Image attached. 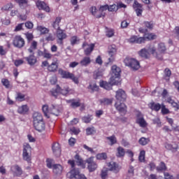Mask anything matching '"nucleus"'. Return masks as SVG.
<instances>
[{
  "label": "nucleus",
  "instance_id": "nucleus-24",
  "mask_svg": "<svg viewBox=\"0 0 179 179\" xmlns=\"http://www.w3.org/2000/svg\"><path fill=\"white\" fill-rule=\"evenodd\" d=\"M52 170L54 174L59 176L62 174V171L64 170V168L61 166V164H55L53 165Z\"/></svg>",
  "mask_w": 179,
  "mask_h": 179
},
{
  "label": "nucleus",
  "instance_id": "nucleus-32",
  "mask_svg": "<svg viewBox=\"0 0 179 179\" xmlns=\"http://www.w3.org/2000/svg\"><path fill=\"white\" fill-rule=\"evenodd\" d=\"M167 103H169L176 110H179V102L174 101L171 98H168Z\"/></svg>",
  "mask_w": 179,
  "mask_h": 179
},
{
  "label": "nucleus",
  "instance_id": "nucleus-30",
  "mask_svg": "<svg viewBox=\"0 0 179 179\" xmlns=\"http://www.w3.org/2000/svg\"><path fill=\"white\" fill-rule=\"evenodd\" d=\"M148 106L150 108L154 111H159V110L162 108V105L159 103H155V102H151Z\"/></svg>",
  "mask_w": 179,
  "mask_h": 179
},
{
  "label": "nucleus",
  "instance_id": "nucleus-47",
  "mask_svg": "<svg viewBox=\"0 0 179 179\" xmlns=\"http://www.w3.org/2000/svg\"><path fill=\"white\" fill-rule=\"evenodd\" d=\"M96 157L97 160H106L107 154L106 152L99 153L96 155Z\"/></svg>",
  "mask_w": 179,
  "mask_h": 179
},
{
  "label": "nucleus",
  "instance_id": "nucleus-58",
  "mask_svg": "<svg viewBox=\"0 0 179 179\" xmlns=\"http://www.w3.org/2000/svg\"><path fill=\"white\" fill-rule=\"evenodd\" d=\"M14 1L19 4L20 8H22V6H27V0H14Z\"/></svg>",
  "mask_w": 179,
  "mask_h": 179
},
{
  "label": "nucleus",
  "instance_id": "nucleus-64",
  "mask_svg": "<svg viewBox=\"0 0 179 179\" xmlns=\"http://www.w3.org/2000/svg\"><path fill=\"white\" fill-rule=\"evenodd\" d=\"M128 175L129 176V177H132L134 176V166H129L128 170Z\"/></svg>",
  "mask_w": 179,
  "mask_h": 179
},
{
  "label": "nucleus",
  "instance_id": "nucleus-29",
  "mask_svg": "<svg viewBox=\"0 0 179 179\" xmlns=\"http://www.w3.org/2000/svg\"><path fill=\"white\" fill-rule=\"evenodd\" d=\"M90 12L92 15L96 16V17H101V16H104V14L103 13L99 14V10L95 6L91 7Z\"/></svg>",
  "mask_w": 179,
  "mask_h": 179
},
{
  "label": "nucleus",
  "instance_id": "nucleus-52",
  "mask_svg": "<svg viewBox=\"0 0 179 179\" xmlns=\"http://www.w3.org/2000/svg\"><path fill=\"white\" fill-rule=\"evenodd\" d=\"M138 142H139L140 145L145 146V145H148V143H149V138L142 137L139 139Z\"/></svg>",
  "mask_w": 179,
  "mask_h": 179
},
{
  "label": "nucleus",
  "instance_id": "nucleus-33",
  "mask_svg": "<svg viewBox=\"0 0 179 179\" xmlns=\"http://www.w3.org/2000/svg\"><path fill=\"white\" fill-rule=\"evenodd\" d=\"M36 30L38 31H40L41 34H48V33L50 32V29H48V28H46L43 26H41V25H38L37 27H36Z\"/></svg>",
  "mask_w": 179,
  "mask_h": 179
},
{
  "label": "nucleus",
  "instance_id": "nucleus-56",
  "mask_svg": "<svg viewBox=\"0 0 179 179\" xmlns=\"http://www.w3.org/2000/svg\"><path fill=\"white\" fill-rule=\"evenodd\" d=\"M170 76H171V71L169 69H166L164 70V78L166 80H169V79H170Z\"/></svg>",
  "mask_w": 179,
  "mask_h": 179
},
{
  "label": "nucleus",
  "instance_id": "nucleus-19",
  "mask_svg": "<svg viewBox=\"0 0 179 179\" xmlns=\"http://www.w3.org/2000/svg\"><path fill=\"white\" fill-rule=\"evenodd\" d=\"M24 59H26L29 65H31V66L37 64V57L34 56V53H31L29 56L24 57Z\"/></svg>",
  "mask_w": 179,
  "mask_h": 179
},
{
  "label": "nucleus",
  "instance_id": "nucleus-3",
  "mask_svg": "<svg viewBox=\"0 0 179 179\" xmlns=\"http://www.w3.org/2000/svg\"><path fill=\"white\" fill-rule=\"evenodd\" d=\"M59 75H61L62 78L64 79H71L74 83L78 85L79 83V78L76 77L72 73L64 71L62 69H59L58 71Z\"/></svg>",
  "mask_w": 179,
  "mask_h": 179
},
{
  "label": "nucleus",
  "instance_id": "nucleus-40",
  "mask_svg": "<svg viewBox=\"0 0 179 179\" xmlns=\"http://www.w3.org/2000/svg\"><path fill=\"white\" fill-rule=\"evenodd\" d=\"M88 89L91 90V92H97L99 90V86H97L96 83L93 82L90 84Z\"/></svg>",
  "mask_w": 179,
  "mask_h": 179
},
{
  "label": "nucleus",
  "instance_id": "nucleus-43",
  "mask_svg": "<svg viewBox=\"0 0 179 179\" xmlns=\"http://www.w3.org/2000/svg\"><path fill=\"white\" fill-rule=\"evenodd\" d=\"M15 99L17 101H24L26 100V95L20 92H17Z\"/></svg>",
  "mask_w": 179,
  "mask_h": 179
},
{
  "label": "nucleus",
  "instance_id": "nucleus-37",
  "mask_svg": "<svg viewBox=\"0 0 179 179\" xmlns=\"http://www.w3.org/2000/svg\"><path fill=\"white\" fill-rule=\"evenodd\" d=\"M117 54V46L111 45L108 47V55H115Z\"/></svg>",
  "mask_w": 179,
  "mask_h": 179
},
{
  "label": "nucleus",
  "instance_id": "nucleus-21",
  "mask_svg": "<svg viewBox=\"0 0 179 179\" xmlns=\"http://www.w3.org/2000/svg\"><path fill=\"white\" fill-rule=\"evenodd\" d=\"M79 170L73 169L67 173L68 178L70 179H78V177H79Z\"/></svg>",
  "mask_w": 179,
  "mask_h": 179
},
{
  "label": "nucleus",
  "instance_id": "nucleus-11",
  "mask_svg": "<svg viewBox=\"0 0 179 179\" xmlns=\"http://www.w3.org/2000/svg\"><path fill=\"white\" fill-rule=\"evenodd\" d=\"M115 107L120 114L123 115L127 114V106H125V103H121V101H117L115 104Z\"/></svg>",
  "mask_w": 179,
  "mask_h": 179
},
{
  "label": "nucleus",
  "instance_id": "nucleus-12",
  "mask_svg": "<svg viewBox=\"0 0 179 179\" xmlns=\"http://www.w3.org/2000/svg\"><path fill=\"white\" fill-rule=\"evenodd\" d=\"M115 97L117 101H125V100H127V94L125 91L120 89L116 92Z\"/></svg>",
  "mask_w": 179,
  "mask_h": 179
},
{
  "label": "nucleus",
  "instance_id": "nucleus-17",
  "mask_svg": "<svg viewBox=\"0 0 179 179\" xmlns=\"http://www.w3.org/2000/svg\"><path fill=\"white\" fill-rule=\"evenodd\" d=\"M133 8L135 9L137 16H142V12H143V10L142 9V4L139 3L136 1H134Z\"/></svg>",
  "mask_w": 179,
  "mask_h": 179
},
{
  "label": "nucleus",
  "instance_id": "nucleus-45",
  "mask_svg": "<svg viewBox=\"0 0 179 179\" xmlns=\"http://www.w3.org/2000/svg\"><path fill=\"white\" fill-rule=\"evenodd\" d=\"M110 82L111 85H120V77H118V79L117 80V76H111Z\"/></svg>",
  "mask_w": 179,
  "mask_h": 179
},
{
  "label": "nucleus",
  "instance_id": "nucleus-4",
  "mask_svg": "<svg viewBox=\"0 0 179 179\" xmlns=\"http://www.w3.org/2000/svg\"><path fill=\"white\" fill-rule=\"evenodd\" d=\"M124 62L126 66H129L133 71H138L141 68L139 62L135 59L127 57L124 59Z\"/></svg>",
  "mask_w": 179,
  "mask_h": 179
},
{
  "label": "nucleus",
  "instance_id": "nucleus-35",
  "mask_svg": "<svg viewBox=\"0 0 179 179\" xmlns=\"http://www.w3.org/2000/svg\"><path fill=\"white\" fill-rule=\"evenodd\" d=\"M138 54L140 57H142L143 58H148L149 57L150 53L149 51L148 50V48H143L141 49L139 52Z\"/></svg>",
  "mask_w": 179,
  "mask_h": 179
},
{
  "label": "nucleus",
  "instance_id": "nucleus-31",
  "mask_svg": "<svg viewBox=\"0 0 179 179\" xmlns=\"http://www.w3.org/2000/svg\"><path fill=\"white\" fill-rule=\"evenodd\" d=\"M37 41H33L31 43V45L29 47V48L28 49V52L29 54H33L34 53L35 50H37Z\"/></svg>",
  "mask_w": 179,
  "mask_h": 179
},
{
  "label": "nucleus",
  "instance_id": "nucleus-34",
  "mask_svg": "<svg viewBox=\"0 0 179 179\" xmlns=\"http://www.w3.org/2000/svg\"><path fill=\"white\" fill-rule=\"evenodd\" d=\"M117 157H124L125 156V150L120 146L117 148V152H116Z\"/></svg>",
  "mask_w": 179,
  "mask_h": 179
},
{
  "label": "nucleus",
  "instance_id": "nucleus-10",
  "mask_svg": "<svg viewBox=\"0 0 179 179\" xmlns=\"http://www.w3.org/2000/svg\"><path fill=\"white\" fill-rule=\"evenodd\" d=\"M147 50H148V53L152 54V55H154V57H155L156 58H157V59L162 60L163 59L162 55H157V47L155 46V45L151 44L149 46L147 47Z\"/></svg>",
  "mask_w": 179,
  "mask_h": 179
},
{
  "label": "nucleus",
  "instance_id": "nucleus-39",
  "mask_svg": "<svg viewBox=\"0 0 179 179\" xmlns=\"http://www.w3.org/2000/svg\"><path fill=\"white\" fill-rule=\"evenodd\" d=\"M106 139L110 143L109 145H110V146H113V145H115V143H117V137H115V136L106 137Z\"/></svg>",
  "mask_w": 179,
  "mask_h": 179
},
{
  "label": "nucleus",
  "instance_id": "nucleus-26",
  "mask_svg": "<svg viewBox=\"0 0 179 179\" xmlns=\"http://www.w3.org/2000/svg\"><path fill=\"white\" fill-rule=\"evenodd\" d=\"M99 86L106 90H111L113 89V84H111V81H110V83H107L106 81H100Z\"/></svg>",
  "mask_w": 179,
  "mask_h": 179
},
{
  "label": "nucleus",
  "instance_id": "nucleus-57",
  "mask_svg": "<svg viewBox=\"0 0 179 179\" xmlns=\"http://www.w3.org/2000/svg\"><path fill=\"white\" fill-rule=\"evenodd\" d=\"M108 10L109 12H117L118 10V6L115 4L108 6Z\"/></svg>",
  "mask_w": 179,
  "mask_h": 179
},
{
  "label": "nucleus",
  "instance_id": "nucleus-16",
  "mask_svg": "<svg viewBox=\"0 0 179 179\" xmlns=\"http://www.w3.org/2000/svg\"><path fill=\"white\" fill-rule=\"evenodd\" d=\"M136 124H139V127L141 128H146L148 127V122L143 118V116L141 114H139L136 118Z\"/></svg>",
  "mask_w": 179,
  "mask_h": 179
},
{
  "label": "nucleus",
  "instance_id": "nucleus-28",
  "mask_svg": "<svg viewBox=\"0 0 179 179\" xmlns=\"http://www.w3.org/2000/svg\"><path fill=\"white\" fill-rule=\"evenodd\" d=\"M29 111V106L27 105H22L17 108L18 114H26Z\"/></svg>",
  "mask_w": 179,
  "mask_h": 179
},
{
  "label": "nucleus",
  "instance_id": "nucleus-25",
  "mask_svg": "<svg viewBox=\"0 0 179 179\" xmlns=\"http://www.w3.org/2000/svg\"><path fill=\"white\" fill-rule=\"evenodd\" d=\"M92 63V59L90 57H84L80 62V65L81 66H87Z\"/></svg>",
  "mask_w": 179,
  "mask_h": 179
},
{
  "label": "nucleus",
  "instance_id": "nucleus-23",
  "mask_svg": "<svg viewBox=\"0 0 179 179\" xmlns=\"http://www.w3.org/2000/svg\"><path fill=\"white\" fill-rule=\"evenodd\" d=\"M111 71H112L111 76H116V79L118 80V78H120V73H121V69L117 66V65H113L112 66Z\"/></svg>",
  "mask_w": 179,
  "mask_h": 179
},
{
  "label": "nucleus",
  "instance_id": "nucleus-63",
  "mask_svg": "<svg viewBox=\"0 0 179 179\" xmlns=\"http://www.w3.org/2000/svg\"><path fill=\"white\" fill-rule=\"evenodd\" d=\"M161 107H162V114L166 115V114H169V113H170V110H169L167 109V108H166V106L162 104Z\"/></svg>",
  "mask_w": 179,
  "mask_h": 179
},
{
  "label": "nucleus",
  "instance_id": "nucleus-48",
  "mask_svg": "<svg viewBox=\"0 0 179 179\" xmlns=\"http://www.w3.org/2000/svg\"><path fill=\"white\" fill-rule=\"evenodd\" d=\"M100 103L103 106H108L113 103V100L110 99H103L100 100Z\"/></svg>",
  "mask_w": 179,
  "mask_h": 179
},
{
  "label": "nucleus",
  "instance_id": "nucleus-6",
  "mask_svg": "<svg viewBox=\"0 0 179 179\" xmlns=\"http://www.w3.org/2000/svg\"><path fill=\"white\" fill-rule=\"evenodd\" d=\"M50 93L54 96V97H57L59 93L63 94V96H66V94H69V93H71V90H69V87H65L64 89L61 90V87L57 85L56 89H52L50 91Z\"/></svg>",
  "mask_w": 179,
  "mask_h": 179
},
{
  "label": "nucleus",
  "instance_id": "nucleus-44",
  "mask_svg": "<svg viewBox=\"0 0 179 179\" xmlns=\"http://www.w3.org/2000/svg\"><path fill=\"white\" fill-rule=\"evenodd\" d=\"M165 148L168 150H172L173 152H176V150H177V149H178V146L177 145H175L174 146H173V145H171L170 143H166Z\"/></svg>",
  "mask_w": 179,
  "mask_h": 179
},
{
  "label": "nucleus",
  "instance_id": "nucleus-53",
  "mask_svg": "<svg viewBox=\"0 0 179 179\" xmlns=\"http://www.w3.org/2000/svg\"><path fill=\"white\" fill-rule=\"evenodd\" d=\"M145 150H141L140 152L139 156H138V160L139 162H141V163H143V162H145Z\"/></svg>",
  "mask_w": 179,
  "mask_h": 179
},
{
  "label": "nucleus",
  "instance_id": "nucleus-51",
  "mask_svg": "<svg viewBox=\"0 0 179 179\" xmlns=\"http://www.w3.org/2000/svg\"><path fill=\"white\" fill-rule=\"evenodd\" d=\"M79 41V38H78V36H72L70 39V43L71 45H75V44H78Z\"/></svg>",
  "mask_w": 179,
  "mask_h": 179
},
{
  "label": "nucleus",
  "instance_id": "nucleus-20",
  "mask_svg": "<svg viewBox=\"0 0 179 179\" xmlns=\"http://www.w3.org/2000/svg\"><path fill=\"white\" fill-rule=\"evenodd\" d=\"M129 42L136 44H142V43H145V38L133 36L129 39Z\"/></svg>",
  "mask_w": 179,
  "mask_h": 179
},
{
  "label": "nucleus",
  "instance_id": "nucleus-41",
  "mask_svg": "<svg viewBox=\"0 0 179 179\" xmlns=\"http://www.w3.org/2000/svg\"><path fill=\"white\" fill-rule=\"evenodd\" d=\"M67 103H70V106L73 108H76V107H79V106H80V102L75 100H68Z\"/></svg>",
  "mask_w": 179,
  "mask_h": 179
},
{
  "label": "nucleus",
  "instance_id": "nucleus-9",
  "mask_svg": "<svg viewBox=\"0 0 179 179\" xmlns=\"http://www.w3.org/2000/svg\"><path fill=\"white\" fill-rule=\"evenodd\" d=\"M56 37L57 38V44H64V40H65L68 35L62 29H58L56 32Z\"/></svg>",
  "mask_w": 179,
  "mask_h": 179
},
{
  "label": "nucleus",
  "instance_id": "nucleus-38",
  "mask_svg": "<svg viewBox=\"0 0 179 179\" xmlns=\"http://www.w3.org/2000/svg\"><path fill=\"white\" fill-rule=\"evenodd\" d=\"M1 83L3 86H5L6 89H12V85H10V82H9V80L6 78H3L1 80Z\"/></svg>",
  "mask_w": 179,
  "mask_h": 179
},
{
  "label": "nucleus",
  "instance_id": "nucleus-27",
  "mask_svg": "<svg viewBox=\"0 0 179 179\" xmlns=\"http://www.w3.org/2000/svg\"><path fill=\"white\" fill-rule=\"evenodd\" d=\"M11 171H13L15 176H20L22 174V169L17 165L13 166L11 167Z\"/></svg>",
  "mask_w": 179,
  "mask_h": 179
},
{
  "label": "nucleus",
  "instance_id": "nucleus-2",
  "mask_svg": "<svg viewBox=\"0 0 179 179\" xmlns=\"http://www.w3.org/2000/svg\"><path fill=\"white\" fill-rule=\"evenodd\" d=\"M42 111L47 118H50V115H56V117H58L59 114L61 113V109L59 108V106L57 105H51L50 107L48 106V105L45 104L42 106Z\"/></svg>",
  "mask_w": 179,
  "mask_h": 179
},
{
  "label": "nucleus",
  "instance_id": "nucleus-54",
  "mask_svg": "<svg viewBox=\"0 0 179 179\" xmlns=\"http://www.w3.org/2000/svg\"><path fill=\"white\" fill-rule=\"evenodd\" d=\"M106 37L111 38L114 36V29H107L106 31Z\"/></svg>",
  "mask_w": 179,
  "mask_h": 179
},
{
  "label": "nucleus",
  "instance_id": "nucleus-49",
  "mask_svg": "<svg viewBox=\"0 0 179 179\" xmlns=\"http://www.w3.org/2000/svg\"><path fill=\"white\" fill-rule=\"evenodd\" d=\"M86 134L87 136L94 135L96 134V129L94 127H88L86 129Z\"/></svg>",
  "mask_w": 179,
  "mask_h": 179
},
{
  "label": "nucleus",
  "instance_id": "nucleus-42",
  "mask_svg": "<svg viewBox=\"0 0 179 179\" xmlns=\"http://www.w3.org/2000/svg\"><path fill=\"white\" fill-rule=\"evenodd\" d=\"M48 69L50 72H55L58 69V64H57V62H53L48 66Z\"/></svg>",
  "mask_w": 179,
  "mask_h": 179
},
{
  "label": "nucleus",
  "instance_id": "nucleus-61",
  "mask_svg": "<svg viewBox=\"0 0 179 179\" xmlns=\"http://www.w3.org/2000/svg\"><path fill=\"white\" fill-rule=\"evenodd\" d=\"M164 178L159 177L158 179H174V177L173 176L169 174V173L166 172L164 173Z\"/></svg>",
  "mask_w": 179,
  "mask_h": 179
},
{
  "label": "nucleus",
  "instance_id": "nucleus-7",
  "mask_svg": "<svg viewBox=\"0 0 179 179\" xmlns=\"http://www.w3.org/2000/svg\"><path fill=\"white\" fill-rule=\"evenodd\" d=\"M86 163H87V169L90 173L97 170V164L94 162V157H91L86 159Z\"/></svg>",
  "mask_w": 179,
  "mask_h": 179
},
{
  "label": "nucleus",
  "instance_id": "nucleus-22",
  "mask_svg": "<svg viewBox=\"0 0 179 179\" xmlns=\"http://www.w3.org/2000/svg\"><path fill=\"white\" fill-rule=\"evenodd\" d=\"M52 150L55 155L58 157L61 155V145H59V143H55L52 146Z\"/></svg>",
  "mask_w": 179,
  "mask_h": 179
},
{
  "label": "nucleus",
  "instance_id": "nucleus-8",
  "mask_svg": "<svg viewBox=\"0 0 179 179\" xmlns=\"http://www.w3.org/2000/svg\"><path fill=\"white\" fill-rule=\"evenodd\" d=\"M24 39L20 36H15L13 41V44L16 48H23V47H24Z\"/></svg>",
  "mask_w": 179,
  "mask_h": 179
},
{
  "label": "nucleus",
  "instance_id": "nucleus-59",
  "mask_svg": "<svg viewBox=\"0 0 179 179\" xmlns=\"http://www.w3.org/2000/svg\"><path fill=\"white\" fill-rule=\"evenodd\" d=\"M13 8V4L12 3H8L1 8V10H9Z\"/></svg>",
  "mask_w": 179,
  "mask_h": 179
},
{
  "label": "nucleus",
  "instance_id": "nucleus-13",
  "mask_svg": "<svg viewBox=\"0 0 179 179\" xmlns=\"http://www.w3.org/2000/svg\"><path fill=\"white\" fill-rule=\"evenodd\" d=\"M167 48L164 43H159L157 46V55H161L163 57V54H166Z\"/></svg>",
  "mask_w": 179,
  "mask_h": 179
},
{
  "label": "nucleus",
  "instance_id": "nucleus-14",
  "mask_svg": "<svg viewBox=\"0 0 179 179\" xmlns=\"http://www.w3.org/2000/svg\"><path fill=\"white\" fill-rule=\"evenodd\" d=\"M108 167L110 171H113V173H115V174H117V173H119L120 170H121V167L120 166V165L114 162L108 163Z\"/></svg>",
  "mask_w": 179,
  "mask_h": 179
},
{
  "label": "nucleus",
  "instance_id": "nucleus-50",
  "mask_svg": "<svg viewBox=\"0 0 179 179\" xmlns=\"http://www.w3.org/2000/svg\"><path fill=\"white\" fill-rule=\"evenodd\" d=\"M167 167H166V164L161 162L158 166H157V171H165Z\"/></svg>",
  "mask_w": 179,
  "mask_h": 179
},
{
  "label": "nucleus",
  "instance_id": "nucleus-62",
  "mask_svg": "<svg viewBox=\"0 0 179 179\" xmlns=\"http://www.w3.org/2000/svg\"><path fill=\"white\" fill-rule=\"evenodd\" d=\"M75 159L76 160V163H78V166H81L83 163V160H82V158H80L78 155L75 156Z\"/></svg>",
  "mask_w": 179,
  "mask_h": 179
},
{
  "label": "nucleus",
  "instance_id": "nucleus-46",
  "mask_svg": "<svg viewBox=\"0 0 179 179\" xmlns=\"http://www.w3.org/2000/svg\"><path fill=\"white\" fill-rule=\"evenodd\" d=\"M143 38H145V41H146V40H155L156 39V35L154 34H145Z\"/></svg>",
  "mask_w": 179,
  "mask_h": 179
},
{
  "label": "nucleus",
  "instance_id": "nucleus-1",
  "mask_svg": "<svg viewBox=\"0 0 179 179\" xmlns=\"http://www.w3.org/2000/svg\"><path fill=\"white\" fill-rule=\"evenodd\" d=\"M33 125L36 131L38 132H44L45 131V122L43 118V115L38 112L33 114Z\"/></svg>",
  "mask_w": 179,
  "mask_h": 179
},
{
  "label": "nucleus",
  "instance_id": "nucleus-5",
  "mask_svg": "<svg viewBox=\"0 0 179 179\" xmlns=\"http://www.w3.org/2000/svg\"><path fill=\"white\" fill-rule=\"evenodd\" d=\"M23 148L22 157L26 162H30L31 147L29 143H24Z\"/></svg>",
  "mask_w": 179,
  "mask_h": 179
},
{
  "label": "nucleus",
  "instance_id": "nucleus-18",
  "mask_svg": "<svg viewBox=\"0 0 179 179\" xmlns=\"http://www.w3.org/2000/svg\"><path fill=\"white\" fill-rule=\"evenodd\" d=\"M36 6L39 10H45V12H50V7L44 2L38 1L36 2Z\"/></svg>",
  "mask_w": 179,
  "mask_h": 179
},
{
  "label": "nucleus",
  "instance_id": "nucleus-60",
  "mask_svg": "<svg viewBox=\"0 0 179 179\" xmlns=\"http://www.w3.org/2000/svg\"><path fill=\"white\" fill-rule=\"evenodd\" d=\"M93 120V116L92 115H87L83 117V122H85L86 124L90 122Z\"/></svg>",
  "mask_w": 179,
  "mask_h": 179
},
{
  "label": "nucleus",
  "instance_id": "nucleus-36",
  "mask_svg": "<svg viewBox=\"0 0 179 179\" xmlns=\"http://www.w3.org/2000/svg\"><path fill=\"white\" fill-rule=\"evenodd\" d=\"M59 23H61V17H56L55 22H53V23H52L53 29H55V30H57V31L61 29L59 28Z\"/></svg>",
  "mask_w": 179,
  "mask_h": 179
},
{
  "label": "nucleus",
  "instance_id": "nucleus-55",
  "mask_svg": "<svg viewBox=\"0 0 179 179\" xmlns=\"http://www.w3.org/2000/svg\"><path fill=\"white\" fill-rule=\"evenodd\" d=\"M54 160L51 159H48L46 160V166L48 169H53L54 168Z\"/></svg>",
  "mask_w": 179,
  "mask_h": 179
},
{
  "label": "nucleus",
  "instance_id": "nucleus-15",
  "mask_svg": "<svg viewBox=\"0 0 179 179\" xmlns=\"http://www.w3.org/2000/svg\"><path fill=\"white\" fill-rule=\"evenodd\" d=\"M83 47L84 48V54L85 55H90L92 52H93V50H94V44H86L83 43Z\"/></svg>",
  "mask_w": 179,
  "mask_h": 179
}]
</instances>
